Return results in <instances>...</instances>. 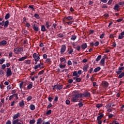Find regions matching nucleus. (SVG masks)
<instances>
[{"mask_svg": "<svg viewBox=\"0 0 124 124\" xmlns=\"http://www.w3.org/2000/svg\"><path fill=\"white\" fill-rule=\"evenodd\" d=\"M89 66L88 64L82 67V70L84 72H88V69H89Z\"/></svg>", "mask_w": 124, "mask_h": 124, "instance_id": "nucleus-11", "label": "nucleus"}, {"mask_svg": "<svg viewBox=\"0 0 124 124\" xmlns=\"http://www.w3.org/2000/svg\"><path fill=\"white\" fill-rule=\"evenodd\" d=\"M46 63H48V64H51V61L50 60V59L47 58L46 60Z\"/></svg>", "mask_w": 124, "mask_h": 124, "instance_id": "nucleus-25", "label": "nucleus"}, {"mask_svg": "<svg viewBox=\"0 0 124 124\" xmlns=\"http://www.w3.org/2000/svg\"><path fill=\"white\" fill-rule=\"evenodd\" d=\"M23 85V82H21L20 84H19V88H20V90L22 89V86Z\"/></svg>", "mask_w": 124, "mask_h": 124, "instance_id": "nucleus-59", "label": "nucleus"}, {"mask_svg": "<svg viewBox=\"0 0 124 124\" xmlns=\"http://www.w3.org/2000/svg\"><path fill=\"white\" fill-rule=\"evenodd\" d=\"M74 80H76V82L79 83V82H80V81L81 80V78H77V79H74Z\"/></svg>", "mask_w": 124, "mask_h": 124, "instance_id": "nucleus-49", "label": "nucleus"}, {"mask_svg": "<svg viewBox=\"0 0 124 124\" xmlns=\"http://www.w3.org/2000/svg\"><path fill=\"white\" fill-rule=\"evenodd\" d=\"M119 75V77H118V78H122L123 77H124V73L123 72L120 74H118Z\"/></svg>", "mask_w": 124, "mask_h": 124, "instance_id": "nucleus-33", "label": "nucleus"}, {"mask_svg": "<svg viewBox=\"0 0 124 124\" xmlns=\"http://www.w3.org/2000/svg\"><path fill=\"white\" fill-rule=\"evenodd\" d=\"M108 83L107 81H105L103 83V87H108Z\"/></svg>", "mask_w": 124, "mask_h": 124, "instance_id": "nucleus-27", "label": "nucleus"}, {"mask_svg": "<svg viewBox=\"0 0 124 124\" xmlns=\"http://www.w3.org/2000/svg\"><path fill=\"white\" fill-rule=\"evenodd\" d=\"M66 50V46L64 45H62L61 48V54H63L65 50Z\"/></svg>", "mask_w": 124, "mask_h": 124, "instance_id": "nucleus-7", "label": "nucleus"}, {"mask_svg": "<svg viewBox=\"0 0 124 124\" xmlns=\"http://www.w3.org/2000/svg\"><path fill=\"white\" fill-rule=\"evenodd\" d=\"M12 75V72H11V69L10 68H7V71H6V76L7 77H9L11 76Z\"/></svg>", "mask_w": 124, "mask_h": 124, "instance_id": "nucleus-8", "label": "nucleus"}, {"mask_svg": "<svg viewBox=\"0 0 124 124\" xmlns=\"http://www.w3.org/2000/svg\"><path fill=\"white\" fill-rule=\"evenodd\" d=\"M104 37H105V33H103L101 34V35L100 36V38L103 39Z\"/></svg>", "mask_w": 124, "mask_h": 124, "instance_id": "nucleus-64", "label": "nucleus"}, {"mask_svg": "<svg viewBox=\"0 0 124 124\" xmlns=\"http://www.w3.org/2000/svg\"><path fill=\"white\" fill-rule=\"evenodd\" d=\"M105 58H102V59L101 60V61L100 62V64L101 65L103 66L105 65Z\"/></svg>", "mask_w": 124, "mask_h": 124, "instance_id": "nucleus-17", "label": "nucleus"}, {"mask_svg": "<svg viewBox=\"0 0 124 124\" xmlns=\"http://www.w3.org/2000/svg\"><path fill=\"white\" fill-rule=\"evenodd\" d=\"M107 105H109V108H111L112 107H115V105H114V104L112 103H109Z\"/></svg>", "mask_w": 124, "mask_h": 124, "instance_id": "nucleus-47", "label": "nucleus"}, {"mask_svg": "<svg viewBox=\"0 0 124 124\" xmlns=\"http://www.w3.org/2000/svg\"><path fill=\"white\" fill-rule=\"evenodd\" d=\"M39 57H40V55H39V54L34 53L32 54V57L34 59V61H35V64H37V62L39 61L40 62V61L39 60H40V58Z\"/></svg>", "mask_w": 124, "mask_h": 124, "instance_id": "nucleus-2", "label": "nucleus"}, {"mask_svg": "<svg viewBox=\"0 0 124 124\" xmlns=\"http://www.w3.org/2000/svg\"><path fill=\"white\" fill-rule=\"evenodd\" d=\"M107 2V4L110 5V4H112V2H113V0H108V1Z\"/></svg>", "mask_w": 124, "mask_h": 124, "instance_id": "nucleus-52", "label": "nucleus"}, {"mask_svg": "<svg viewBox=\"0 0 124 124\" xmlns=\"http://www.w3.org/2000/svg\"><path fill=\"white\" fill-rule=\"evenodd\" d=\"M120 6H122V7H123L124 5V1H121L120 2H119V4Z\"/></svg>", "mask_w": 124, "mask_h": 124, "instance_id": "nucleus-55", "label": "nucleus"}, {"mask_svg": "<svg viewBox=\"0 0 124 124\" xmlns=\"http://www.w3.org/2000/svg\"><path fill=\"white\" fill-rule=\"evenodd\" d=\"M14 53L16 54H21L23 52V48L22 47L14 48Z\"/></svg>", "mask_w": 124, "mask_h": 124, "instance_id": "nucleus-3", "label": "nucleus"}, {"mask_svg": "<svg viewBox=\"0 0 124 124\" xmlns=\"http://www.w3.org/2000/svg\"><path fill=\"white\" fill-rule=\"evenodd\" d=\"M60 68L61 69L64 68H65V65H62V64H61V65H60Z\"/></svg>", "mask_w": 124, "mask_h": 124, "instance_id": "nucleus-62", "label": "nucleus"}, {"mask_svg": "<svg viewBox=\"0 0 124 124\" xmlns=\"http://www.w3.org/2000/svg\"><path fill=\"white\" fill-rule=\"evenodd\" d=\"M124 69V67H119L118 71H123Z\"/></svg>", "mask_w": 124, "mask_h": 124, "instance_id": "nucleus-63", "label": "nucleus"}, {"mask_svg": "<svg viewBox=\"0 0 124 124\" xmlns=\"http://www.w3.org/2000/svg\"><path fill=\"white\" fill-rule=\"evenodd\" d=\"M103 117H104V114L99 113V116H98V117H96V121L101 120Z\"/></svg>", "mask_w": 124, "mask_h": 124, "instance_id": "nucleus-13", "label": "nucleus"}, {"mask_svg": "<svg viewBox=\"0 0 124 124\" xmlns=\"http://www.w3.org/2000/svg\"><path fill=\"white\" fill-rule=\"evenodd\" d=\"M80 46V48H81V49L85 50L88 47V45H87V43H83L81 44V46Z\"/></svg>", "mask_w": 124, "mask_h": 124, "instance_id": "nucleus-9", "label": "nucleus"}, {"mask_svg": "<svg viewBox=\"0 0 124 124\" xmlns=\"http://www.w3.org/2000/svg\"><path fill=\"white\" fill-rule=\"evenodd\" d=\"M20 117V113L19 112L16 113V114H15L13 115V117H12V119L13 120H16Z\"/></svg>", "mask_w": 124, "mask_h": 124, "instance_id": "nucleus-10", "label": "nucleus"}, {"mask_svg": "<svg viewBox=\"0 0 124 124\" xmlns=\"http://www.w3.org/2000/svg\"><path fill=\"white\" fill-rule=\"evenodd\" d=\"M102 8L107 9L108 8V6L106 4H104L103 6H102Z\"/></svg>", "mask_w": 124, "mask_h": 124, "instance_id": "nucleus-60", "label": "nucleus"}, {"mask_svg": "<svg viewBox=\"0 0 124 124\" xmlns=\"http://www.w3.org/2000/svg\"><path fill=\"white\" fill-rule=\"evenodd\" d=\"M46 115H49L51 114V110L49 109L48 111H46Z\"/></svg>", "mask_w": 124, "mask_h": 124, "instance_id": "nucleus-48", "label": "nucleus"}, {"mask_svg": "<svg viewBox=\"0 0 124 124\" xmlns=\"http://www.w3.org/2000/svg\"><path fill=\"white\" fill-rule=\"evenodd\" d=\"M56 26H58V24L55 23L52 24V26H51V28H53V29H56Z\"/></svg>", "mask_w": 124, "mask_h": 124, "instance_id": "nucleus-43", "label": "nucleus"}, {"mask_svg": "<svg viewBox=\"0 0 124 124\" xmlns=\"http://www.w3.org/2000/svg\"><path fill=\"white\" fill-rule=\"evenodd\" d=\"M94 46L96 47L97 46H98V45L100 44V43L98 42V41H96L95 42V43H93Z\"/></svg>", "mask_w": 124, "mask_h": 124, "instance_id": "nucleus-51", "label": "nucleus"}, {"mask_svg": "<svg viewBox=\"0 0 124 124\" xmlns=\"http://www.w3.org/2000/svg\"><path fill=\"white\" fill-rule=\"evenodd\" d=\"M78 108H80L82 106H83V104H82V102H79V103H78Z\"/></svg>", "mask_w": 124, "mask_h": 124, "instance_id": "nucleus-42", "label": "nucleus"}, {"mask_svg": "<svg viewBox=\"0 0 124 124\" xmlns=\"http://www.w3.org/2000/svg\"><path fill=\"white\" fill-rule=\"evenodd\" d=\"M32 82H31L30 83H29V85H28V86H27V89L28 90H31L32 88Z\"/></svg>", "mask_w": 124, "mask_h": 124, "instance_id": "nucleus-22", "label": "nucleus"}, {"mask_svg": "<svg viewBox=\"0 0 124 124\" xmlns=\"http://www.w3.org/2000/svg\"><path fill=\"white\" fill-rule=\"evenodd\" d=\"M25 63H26V64L27 65L31 64V60H25Z\"/></svg>", "mask_w": 124, "mask_h": 124, "instance_id": "nucleus-44", "label": "nucleus"}, {"mask_svg": "<svg viewBox=\"0 0 124 124\" xmlns=\"http://www.w3.org/2000/svg\"><path fill=\"white\" fill-rule=\"evenodd\" d=\"M10 18V14H6V15H5V19L7 20Z\"/></svg>", "mask_w": 124, "mask_h": 124, "instance_id": "nucleus-34", "label": "nucleus"}, {"mask_svg": "<svg viewBox=\"0 0 124 124\" xmlns=\"http://www.w3.org/2000/svg\"><path fill=\"white\" fill-rule=\"evenodd\" d=\"M101 58H102V55H99V56H98V57H96V59H95V61L96 62L100 61Z\"/></svg>", "mask_w": 124, "mask_h": 124, "instance_id": "nucleus-37", "label": "nucleus"}, {"mask_svg": "<svg viewBox=\"0 0 124 124\" xmlns=\"http://www.w3.org/2000/svg\"><path fill=\"white\" fill-rule=\"evenodd\" d=\"M108 119H110V118H113V117H114V115L112 114H108Z\"/></svg>", "mask_w": 124, "mask_h": 124, "instance_id": "nucleus-57", "label": "nucleus"}, {"mask_svg": "<svg viewBox=\"0 0 124 124\" xmlns=\"http://www.w3.org/2000/svg\"><path fill=\"white\" fill-rule=\"evenodd\" d=\"M124 31L121 32L120 34L119 35V37H118V39L121 40L123 38H124Z\"/></svg>", "mask_w": 124, "mask_h": 124, "instance_id": "nucleus-12", "label": "nucleus"}, {"mask_svg": "<svg viewBox=\"0 0 124 124\" xmlns=\"http://www.w3.org/2000/svg\"><path fill=\"white\" fill-rule=\"evenodd\" d=\"M65 19L67 21H70L71 20H73V16H68L65 17Z\"/></svg>", "mask_w": 124, "mask_h": 124, "instance_id": "nucleus-30", "label": "nucleus"}, {"mask_svg": "<svg viewBox=\"0 0 124 124\" xmlns=\"http://www.w3.org/2000/svg\"><path fill=\"white\" fill-rule=\"evenodd\" d=\"M51 26V23H50L49 21H46V26H45V27L48 30H49L50 31H53V28L52 27H50Z\"/></svg>", "mask_w": 124, "mask_h": 124, "instance_id": "nucleus-5", "label": "nucleus"}, {"mask_svg": "<svg viewBox=\"0 0 124 124\" xmlns=\"http://www.w3.org/2000/svg\"><path fill=\"white\" fill-rule=\"evenodd\" d=\"M93 72V68L92 67L90 68V70H89L88 73H90V74H91Z\"/></svg>", "mask_w": 124, "mask_h": 124, "instance_id": "nucleus-46", "label": "nucleus"}, {"mask_svg": "<svg viewBox=\"0 0 124 124\" xmlns=\"http://www.w3.org/2000/svg\"><path fill=\"white\" fill-rule=\"evenodd\" d=\"M32 29H33V30L36 32L38 31H39V29L38 28V27L36 24H33L32 26Z\"/></svg>", "mask_w": 124, "mask_h": 124, "instance_id": "nucleus-14", "label": "nucleus"}, {"mask_svg": "<svg viewBox=\"0 0 124 124\" xmlns=\"http://www.w3.org/2000/svg\"><path fill=\"white\" fill-rule=\"evenodd\" d=\"M62 87H63L62 85H60V86L57 87V88H56V89L59 90H61L62 89Z\"/></svg>", "mask_w": 124, "mask_h": 124, "instance_id": "nucleus-58", "label": "nucleus"}, {"mask_svg": "<svg viewBox=\"0 0 124 124\" xmlns=\"http://www.w3.org/2000/svg\"><path fill=\"white\" fill-rule=\"evenodd\" d=\"M33 5H29V6H28V8L31 9L32 11H34V8H33Z\"/></svg>", "mask_w": 124, "mask_h": 124, "instance_id": "nucleus-54", "label": "nucleus"}, {"mask_svg": "<svg viewBox=\"0 0 124 124\" xmlns=\"http://www.w3.org/2000/svg\"><path fill=\"white\" fill-rule=\"evenodd\" d=\"M93 70L94 73L98 72L100 71V70H101V67H96L95 68H94V69H93Z\"/></svg>", "mask_w": 124, "mask_h": 124, "instance_id": "nucleus-19", "label": "nucleus"}, {"mask_svg": "<svg viewBox=\"0 0 124 124\" xmlns=\"http://www.w3.org/2000/svg\"><path fill=\"white\" fill-rule=\"evenodd\" d=\"M46 27L45 26V25H41V31L42 32H45L46 31Z\"/></svg>", "mask_w": 124, "mask_h": 124, "instance_id": "nucleus-20", "label": "nucleus"}, {"mask_svg": "<svg viewBox=\"0 0 124 124\" xmlns=\"http://www.w3.org/2000/svg\"><path fill=\"white\" fill-rule=\"evenodd\" d=\"M73 76L76 77H79V75L77 73V71H74L73 73Z\"/></svg>", "mask_w": 124, "mask_h": 124, "instance_id": "nucleus-23", "label": "nucleus"}, {"mask_svg": "<svg viewBox=\"0 0 124 124\" xmlns=\"http://www.w3.org/2000/svg\"><path fill=\"white\" fill-rule=\"evenodd\" d=\"M76 39H77V36L76 35H72V37H71V40L73 41H75L76 40Z\"/></svg>", "mask_w": 124, "mask_h": 124, "instance_id": "nucleus-36", "label": "nucleus"}, {"mask_svg": "<svg viewBox=\"0 0 124 124\" xmlns=\"http://www.w3.org/2000/svg\"><path fill=\"white\" fill-rule=\"evenodd\" d=\"M60 60H61V62H64V63H65V62H66L64 58H61Z\"/></svg>", "mask_w": 124, "mask_h": 124, "instance_id": "nucleus-38", "label": "nucleus"}, {"mask_svg": "<svg viewBox=\"0 0 124 124\" xmlns=\"http://www.w3.org/2000/svg\"><path fill=\"white\" fill-rule=\"evenodd\" d=\"M7 44V42L5 40H2L0 42V46H5Z\"/></svg>", "mask_w": 124, "mask_h": 124, "instance_id": "nucleus-16", "label": "nucleus"}, {"mask_svg": "<svg viewBox=\"0 0 124 124\" xmlns=\"http://www.w3.org/2000/svg\"><path fill=\"white\" fill-rule=\"evenodd\" d=\"M27 59V56H25L24 57H21L19 59H18V61L19 62H22L25 60V59Z\"/></svg>", "mask_w": 124, "mask_h": 124, "instance_id": "nucleus-21", "label": "nucleus"}, {"mask_svg": "<svg viewBox=\"0 0 124 124\" xmlns=\"http://www.w3.org/2000/svg\"><path fill=\"white\" fill-rule=\"evenodd\" d=\"M74 48L76 49L77 50V51H79L80 50V48H81L80 47L79 45H78V46H77V47L74 46Z\"/></svg>", "mask_w": 124, "mask_h": 124, "instance_id": "nucleus-29", "label": "nucleus"}, {"mask_svg": "<svg viewBox=\"0 0 124 124\" xmlns=\"http://www.w3.org/2000/svg\"><path fill=\"white\" fill-rule=\"evenodd\" d=\"M41 66H39V65H36L34 66V67H33V68L34 69V70H36L38 68H40V69L43 68V67H41Z\"/></svg>", "mask_w": 124, "mask_h": 124, "instance_id": "nucleus-26", "label": "nucleus"}, {"mask_svg": "<svg viewBox=\"0 0 124 124\" xmlns=\"http://www.w3.org/2000/svg\"><path fill=\"white\" fill-rule=\"evenodd\" d=\"M102 107H103V105L101 104H96V105H95V107H96V108H100Z\"/></svg>", "mask_w": 124, "mask_h": 124, "instance_id": "nucleus-28", "label": "nucleus"}, {"mask_svg": "<svg viewBox=\"0 0 124 124\" xmlns=\"http://www.w3.org/2000/svg\"><path fill=\"white\" fill-rule=\"evenodd\" d=\"M24 106V102L23 101H21L20 103H19V107H23Z\"/></svg>", "mask_w": 124, "mask_h": 124, "instance_id": "nucleus-40", "label": "nucleus"}, {"mask_svg": "<svg viewBox=\"0 0 124 124\" xmlns=\"http://www.w3.org/2000/svg\"><path fill=\"white\" fill-rule=\"evenodd\" d=\"M42 122V119L41 118H38V119H37L36 124H41Z\"/></svg>", "mask_w": 124, "mask_h": 124, "instance_id": "nucleus-31", "label": "nucleus"}, {"mask_svg": "<svg viewBox=\"0 0 124 124\" xmlns=\"http://www.w3.org/2000/svg\"><path fill=\"white\" fill-rule=\"evenodd\" d=\"M9 25V21L8 20H6L5 21L3 20L0 22V25H1V26H4V28H7Z\"/></svg>", "mask_w": 124, "mask_h": 124, "instance_id": "nucleus-4", "label": "nucleus"}, {"mask_svg": "<svg viewBox=\"0 0 124 124\" xmlns=\"http://www.w3.org/2000/svg\"><path fill=\"white\" fill-rule=\"evenodd\" d=\"M4 62H5L4 59H0V64H3Z\"/></svg>", "mask_w": 124, "mask_h": 124, "instance_id": "nucleus-53", "label": "nucleus"}, {"mask_svg": "<svg viewBox=\"0 0 124 124\" xmlns=\"http://www.w3.org/2000/svg\"><path fill=\"white\" fill-rule=\"evenodd\" d=\"M74 82V80L72 79H69L67 80V82L69 84H71Z\"/></svg>", "mask_w": 124, "mask_h": 124, "instance_id": "nucleus-50", "label": "nucleus"}, {"mask_svg": "<svg viewBox=\"0 0 124 124\" xmlns=\"http://www.w3.org/2000/svg\"><path fill=\"white\" fill-rule=\"evenodd\" d=\"M70 103V101H69V100H66L65 101V104H66L67 105H69Z\"/></svg>", "mask_w": 124, "mask_h": 124, "instance_id": "nucleus-61", "label": "nucleus"}, {"mask_svg": "<svg viewBox=\"0 0 124 124\" xmlns=\"http://www.w3.org/2000/svg\"><path fill=\"white\" fill-rule=\"evenodd\" d=\"M67 51H68L67 52V54H68V55H70L71 54H73V53H74V49L73 48H71V47L68 48H67Z\"/></svg>", "mask_w": 124, "mask_h": 124, "instance_id": "nucleus-15", "label": "nucleus"}, {"mask_svg": "<svg viewBox=\"0 0 124 124\" xmlns=\"http://www.w3.org/2000/svg\"><path fill=\"white\" fill-rule=\"evenodd\" d=\"M30 108H31V110H34V109H35V106H34V105L31 104L30 106Z\"/></svg>", "mask_w": 124, "mask_h": 124, "instance_id": "nucleus-32", "label": "nucleus"}, {"mask_svg": "<svg viewBox=\"0 0 124 124\" xmlns=\"http://www.w3.org/2000/svg\"><path fill=\"white\" fill-rule=\"evenodd\" d=\"M64 37V35L62 34V33H61L59 34H57V38H62Z\"/></svg>", "mask_w": 124, "mask_h": 124, "instance_id": "nucleus-24", "label": "nucleus"}, {"mask_svg": "<svg viewBox=\"0 0 124 124\" xmlns=\"http://www.w3.org/2000/svg\"><path fill=\"white\" fill-rule=\"evenodd\" d=\"M35 123V120L32 119L29 121V124H34Z\"/></svg>", "mask_w": 124, "mask_h": 124, "instance_id": "nucleus-39", "label": "nucleus"}, {"mask_svg": "<svg viewBox=\"0 0 124 124\" xmlns=\"http://www.w3.org/2000/svg\"><path fill=\"white\" fill-rule=\"evenodd\" d=\"M13 98H15V99H18L17 93H14L12 94V95H10V96H9V97L8 98V99L9 100V101H11L12 99Z\"/></svg>", "mask_w": 124, "mask_h": 124, "instance_id": "nucleus-6", "label": "nucleus"}, {"mask_svg": "<svg viewBox=\"0 0 124 124\" xmlns=\"http://www.w3.org/2000/svg\"><path fill=\"white\" fill-rule=\"evenodd\" d=\"M32 99V97L31 96H29L27 97V98L26 99V100L27 102H30Z\"/></svg>", "mask_w": 124, "mask_h": 124, "instance_id": "nucleus-35", "label": "nucleus"}, {"mask_svg": "<svg viewBox=\"0 0 124 124\" xmlns=\"http://www.w3.org/2000/svg\"><path fill=\"white\" fill-rule=\"evenodd\" d=\"M34 17L37 19H39L40 17H39V15H38V14H34Z\"/></svg>", "mask_w": 124, "mask_h": 124, "instance_id": "nucleus-45", "label": "nucleus"}, {"mask_svg": "<svg viewBox=\"0 0 124 124\" xmlns=\"http://www.w3.org/2000/svg\"><path fill=\"white\" fill-rule=\"evenodd\" d=\"M42 57L44 58V59H47V55L46 54L43 55Z\"/></svg>", "mask_w": 124, "mask_h": 124, "instance_id": "nucleus-56", "label": "nucleus"}, {"mask_svg": "<svg viewBox=\"0 0 124 124\" xmlns=\"http://www.w3.org/2000/svg\"><path fill=\"white\" fill-rule=\"evenodd\" d=\"M82 96L84 97H90L91 96V93L90 92H84V93H81L78 92H74L72 101L73 102H78V99L82 97Z\"/></svg>", "mask_w": 124, "mask_h": 124, "instance_id": "nucleus-1", "label": "nucleus"}, {"mask_svg": "<svg viewBox=\"0 0 124 124\" xmlns=\"http://www.w3.org/2000/svg\"><path fill=\"white\" fill-rule=\"evenodd\" d=\"M119 8H120V6H119L118 4H116L115 5V6L114 7V10H115V11H119Z\"/></svg>", "mask_w": 124, "mask_h": 124, "instance_id": "nucleus-18", "label": "nucleus"}, {"mask_svg": "<svg viewBox=\"0 0 124 124\" xmlns=\"http://www.w3.org/2000/svg\"><path fill=\"white\" fill-rule=\"evenodd\" d=\"M60 86V85H55L54 86H52V90H56V89Z\"/></svg>", "mask_w": 124, "mask_h": 124, "instance_id": "nucleus-41", "label": "nucleus"}]
</instances>
